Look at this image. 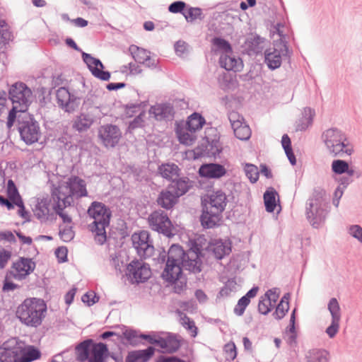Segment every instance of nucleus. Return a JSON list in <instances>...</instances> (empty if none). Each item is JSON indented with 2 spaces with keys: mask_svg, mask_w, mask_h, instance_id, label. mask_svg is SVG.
Returning <instances> with one entry per match:
<instances>
[{
  "mask_svg": "<svg viewBox=\"0 0 362 362\" xmlns=\"http://www.w3.org/2000/svg\"><path fill=\"white\" fill-rule=\"evenodd\" d=\"M187 4L182 1H175L168 6L169 12L172 13H182L184 16Z\"/></svg>",
  "mask_w": 362,
  "mask_h": 362,
  "instance_id": "nucleus-55",
  "label": "nucleus"
},
{
  "mask_svg": "<svg viewBox=\"0 0 362 362\" xmlns=\"http://www.w3.org/2000/svg\"><path fill=\"white\" fill-rule=\"evenodd\" d=\"M211 250L217 259H222L230 253V243L223 242L222 240H216L212 245Z\"/></svg>",
  "mask_w": 362,
  "mask_h": 362,
  "instance_id": "nucleus-35",
  "label": "nucleus"
},
{
  "mask_svg": "<svg viewBox=\"0 0 362 362\" xmlns=\"http://www.w3.org/2000/svg\"><path fill=\"white\" fill-rule=\"evenodd\" d=\"M223 350L226 354L225 358L227 361H232L237 357V348L233 341L225 344Z\"/></svg>",
  "mask_w": 362,
  "mask_h": 362,
  "instance_id": "nucleus-53",
  "label": "nucleus"
},
{
  "mask_svg": "<svg viewBox=\"0 0 362 362\" xmlns=\"http://www.w3.org/2000/svg\"><path fill=\"white\" fill-rule=\"evenodd\" d=\"M126 274L132 282L139 284L148 281L151 272L148 264L135 259L127 265Z\"/></svg>",
  "mask_w": 362,
  "mask_h": 362,
  "instance_id": "nucleus-15",
  "label": "nucleus"
},
{
  "mask_svg": "<svg viewBox=\"0 0 362 362\" xmlns=\"http://www.w3.org/2000/svg\"><path fill=\"white\" fill-rule=\"evenodd\" d=\"M228 199L226 194L221 189L213 191L210 194L202 200V205H204L216 213H221L225 210Z\"/></svg>",
  "mask_w": 362,
  "mask_h": 362,
  "instance_id": "nucleus-20",
  "label": "nucleus"
},
{
  "mask_svg": "<svg viewBox=\"0 0 362 362\" xmlns=\"http://www.w3.org/2000/svg\"><path fill=\"white\" fill-rule=\"evenodd\" d=\"M189 132L187 131V129H176V134L177 135V138L179 141L185 145H189L194 141V138L192 134L189 133Z\"/></svg>",
  "mask_w": 362,
  "mask_h": 362,
  "instance_id": "nucleus-52",
  "label": "nucleus"
},
{
  "mask_svg": "<svg viewBox=\"0 0 362 362\" xmlns=\"http://www.w3.org/2000/svg\"><path fill=\"white\" fill-rule=\"evenodd\" d=\"M328 153L333 157H341L344 154L351 156L354 153L346 134L337 127L324 131L321 136Z\"/></svg>",
  "mask_w": 362,
  "mask_h": 362,
  "instance_id": "nucleus-4",
  "label": "nucleus"
},
{
  "mask_svg": "<svg viewBox=\"0 0 362 362\" xmlns=\"http://www.w3.org/2000/svg\"><path fill=\"white\" fill-rule=\"evenodd\" d=\"M132 240L139 255L146 258L152 255L154 247L147 231H141L139 234L134 233Z\"/></svg>",
  "mask_w": 362,
  "mask_h": 362,
  "instance_id": "nucleus-18",
  "label": "nucleus"
},
{
  "mask_svg": "<svg viewBox=\"0 0 362 362\" xmlns=\"http://www.w3.org/2000/svg\"><path fill=\"white\" fill-rule=\"evenodd\" d=\"M264 39L259 35H252L247 38L245 44L249 50L258 53L261 51V44L263 43Z\"/></svg>",
  "mask_w": 362,
  "mask_h": 362,
  "instance_id": "nucleus-44",
  "label": "nucleus"
},
{
  "mask_svg": "<svg viewBox=\"0 0 362 362\" xmlns=\"http://www.w3.org/2000/svg\"><path fill=\"white\" fill-rule=\"evenodd\" d=\"M206 121L203 116L198 112L192 113L186 122V129L190 133H194L196 131L202 128Z\"/></svg>",
  "mask_w": 362,
  "mask_h": 362,
  "instance_id": "nucleus-36",
  "label": "nucleus"
},
{
  "mask_svg": "<svg viewBox=\"0 0 362 362\" xmlns=\"http://www.w3.org/2000/svg\"><path fill=\"white\" fill-rule=\"evenodd\" d=\"M74 196H69V193L63 189V186H55L52 184L51 189V199L53 204L57 202L60 206L64 209L65 208L71 206L73 202Z\"/></svg>",
  "mask_w": 362,
  "mask_h": 362,
  "instance_id": "nucleus-24",
  "label": "nucleus"
},
{
  "mask_svg": "<svg viewBox=\"0 0 362 362\" xmlns=\"http://www.w3.org/2000/svg\"><path fill=\"white\" fill-rule=\"evenodd\" d=\"M16 206L18 207V214L23 218H24V222H30L31 221L30 219V214L28 211L26 210L25 207L24 202L22 199H19L16 202Z\"/></svg>",
  "mask_w": 362,
  "mask_h": 362,
  "instance_id": "nucleus-58",
  "label": "nucleus"
},
{
  "mask_svg": "<svg viewBox=\"0 0 362 362\" xmlns=\"http://www.w3.org/2000/svg\"><path fill=\"white\" fill-rule=\"evenodd\" d=\"M349 163L342 159L334 160L332 163V171L337 175L344 174L347 171Z\"/></svg>",
  "mask_w": 362,
  "mask_h": 362,
  "instance_id": "nucleus-45",
  "label": "nucleus"
},
{
  "mask_svg": "<svg viewBox=\"0 0 362 362\" xmlns=\"http://www.w3.org/2000/svg\"><path fill=\"white\" fill-rule=\"evenodd\" d=\"M59 235L64 242H70L74 238V232L71 226L60 229Z\"/></svg>",
  "mask_w": 362,
  "mask_h": 362,
  "instance_id": "nucleus-61",
  "label": "nucleus"
},
{
  "mask_svg": "<svg viewBox=\"0 0 362 362\" xmlns=\"http://www.w3.org/2000/svg\"><path fill=\"white\" fill-rule=\"evenodd\" d=\"M208 144L206 146V148L204 150V156L209 157H214L215 158L217 156H219V154L222 152V147L220 144L218 139H211V141L207 139Z\"/></svg>",
  "mask_w": 362,
  "mask_h": 362,
  "instance_id": "nucleus-43",
  "label": "nucleus"
},
{
  "mask_svg": "<svg viewBox=\"0 0 362 362\" xmlns=\"http://www.w3.org/2000/svg\"><path fill=\"white\" fill-rule=\"evenodd\" d=\"M98 136L105 147L114 148L118 144L122 137V132L117 125L107 124L99 128Z\"/></svg>",
  "mask_w": 362,
  "mask_h": 362,
  "instance_id": "nucleus-16",
  "label": "nucleus"
},
{
  "mask_svg": "<svg viewBox=\"0 0 362 362\" xmlns=\"http://www.w3.org/2000/svg\"><path fill=\"white\" fill-rule=\"evenodd\" d=\"M22 352L21 353L20 362H32L41 357V351L35 346H25L22 343Z\"/></svg>",
  "mask_w": 362,
  "mask_h": 362,
  "instance_id": "nucleus-33",
  "label": "nucleus"
},
{
  "mask_svg": "<svg viewBox=\"0 0 362 362\" xmlns=\"http://www.w3.org/2000/svg\"><path fill=\"white\" fill-rule=\"evenodd\" d=\"M244 171L247 177L252 183H255L259 178V173L256 165L250 163H246Z\"/></svg>",
  "mask_w": 362,
  "mask_h": 362,
  "instance_id": "nucleus-48",
  "label": "nucleus"
},
{
  "mask_svg": "<svg viewBox=\"0 0 362 362\" xmlns=\"http://www.w3.org/2000/svg\"><path fill=\"white\" fill-rule=\"evenodd\" d=\"M291 298L290 293H286L281 298L280 302L276 305V310L273 313V316L276 320H281L289 310V299Z\"/></svg>",
  "mask_w": 362,
  "mask_h": 362,
  "instance_id": "nucleus-39",
  "label": "nucleus"
},
{
  "mask_svg": "<svg viewBox=\"0 0 362 362\" xmlns=\"http://www.w3.org/2000/svg\"><path fill=\"white\" fill-rule=\"evenodd\" d=\"M63 189L69 193V196H74L76 199L87 197L86 183L84 180L78 176H71Z\"/></svg>",
  "mask_w": 362,
  "mask_h": 362,
  "instance_id": "nucleus-21",
  "label": "nucleus"
},
{
  "mask_svg": "<svg viewBox=\"0 0 362 362\" xmlns=\"http://www.w3.org/2000/svg\"><path fill=\"white\" fill-rule=\"evenodd\" d=\"M292 54L287 41L275 42L272 47L265 50L264 63L270 70H275L281 66L283 59L290 61Z\"/></svg>",
  "mask_w": 362,
  "mask_h": 362,
  "instance_id": "nucleus-9",
  "label": "nucleus"
},
{
  "mask_svg": "<svg viewBox=\"0 0 362 362\" xmlns=\"http://www.w3.org/2000/svg\"><path fill=\"white\" fill-rule=\"evenodd\" d=\"M174 47L176 54L180 57H183L189 52V45L185 41L178 40L175 42Z\"/></svg>",
  "mask_w": 362,
  "mask_h": 362,
  "instance_id": "nucleus-56",
  "label": "nucleus"
},
{
  "mask_svg": "<svg viewBox=\"0 0 362 362\" xmlns=\"http://www.w3.org/2000/svg\"><path fill=\"white\" fill-rule=\"evenodd\" d=\"M188 259V255L183 250L182 247L178 244H173L168 251L167 261H171L179 264H184Z\"/></svg>",
  "mask_w": 362,
  "mask_h": 362,
  "instance_id": "nucleus-32",
  "label": "nucleus"
},
{
  "mask_svg": "<svg viewBox=\"0 0 362 362\" xmlns=\"http://www.w3.org/2000/svg\"><path fill=\"white\" fill-rule=\"evenodd\" d=\"M259 291V287L257 286H254L252 287L243 296H242L238 302L247 307L250 304L251 299L255 298Z\"/></svg>",
  "mask_w": 362,
  "mask_h": 362,
  "instance_id": "nucleus-54",
  "label": "nucleus"
},
{
  "mask_svg": "<svg viewBox=\"0 0 362 362\" xmlns=\"http://www.w3.org/2000/svg\"><path fill=\"white\" fill-rule=\"evenodd\" d=\"M53 209L55 211L56 214H57L62 219L63 223H71V217L69 216L66 213L64 212L63 208L60 206V204L58 202L57 204H53Z\"/></svg>",
  "mask_w": 362,
  "mask_h": 362,
  "instance_id": "nucleus-60",
  "label": "nucleus"
},
{
  "mask_svg": "<svg viewBox=\"0 0 362 362\" xmlns=\"http://www.w3.org/2000/svg\"><path fill=\"white\" fill-rule=\"evenodd\" d=\"M159 334L160 332L151 331L146 333H140L139 334V331L133 329H126L123 332L125 339L133 346L140 344L139 339H144L150 344L156 346Z\"/></svg>",
  "mask_w": 362,
  "mask_h": 362,
  "instance_id": "nucleus-17",
  "label": "nucleus"
},
{
  "mask_svg": "<svg viewBox=\"0 0 362 362\" xmlns=\"http://www.w3.org/2000/svg\"><path fill=\"white\" fill-rule=\"evenodd\" d=\"M152 109L156 120L170 121L174 118V108L168 103L158 104L152 107Z\"/></svg>",
  "mask_w": 362,
  "mask_h": 362,
  "instance_id": "nucleus-30",
  "label": "nucleus"
},
{
  "mask_svg": "<svg viewBox=\"0 0 362 362\" xmlns=\"http://www.w3.org/2000/svg\"><path fill=\"white\" fill-rule=\"evenodd\" d=\"M232 128L235 137L242 141L248 140L251 136V130L248 125L240 120H233Z\"/></svg>",
  "mask_w": 362,
  "mask_h": 362,
  "instance_id": "nucleus-34",
  "label": "nucleus"
},
{
  "mask_svg": "<svg viewBox=\"0 0 362 362\" xmlns=\"http://www.w3.org/2000/svg\"><path fill=\"white\" fill-rule=\"evenodd\" d=\"M18 131L21 139L26 145L38 142L42 135L39 122L28 112L18 114Z\"/></svg>",
  "mask_w": 362,
  "mask_h": 362,
  "instance_id": "nucleus-6",
  "label": "nucleus"
},
{
  "mask_svg": "<svg viewBox=\"0 0 362 362\" xmlns=\"http://www.w3.org/2000/svg\"><path fill=\"white\" fill-rule=\"evenodd\" d=\"M182 346L181 337L177 334L168 332H160L157 341L159 352L163 354H174Z\"/></svg>",
  "mask_w": 362,
  "mask_h": 362,
  "instance_id": "nucleus-14",
  "label": "nucleus"
},
{
  "mask_svg": "<svg viewBox=\"0 0 362 362\" xmlns=\"http://www.w3.org/2000/svg\"><path fill=\"white\" fill-rule=\"evenodd\" d=\"M202 10L199 7H189L185 11L184 16L187 22H192L197 19H202Z\"/></svg>",
  "mask_w": 362,
  "mask_h": 362,
  "instance_id": "nucleus-50",
  "label": "nucleus"
},
{
  "mask_svg": "<svg viewBox=\"0 0 362 362\" xmlns=\"http://www.w3.org/2000/svg\"><path fill=\"white\" fill-rule=\"evenodd\" d=\"M36 267L35 262L30 257H20L18 259L13 262L11 269L7 272V276L18 281H22L33 272Z\"/></svg>",
  "mask_w": 362,
  "mask_h": 362,
  "instance_id": "nucleus-12",
  "label": "nucleus"
},
{
  "mask_svg": "<svg viewBox=\"0 0 362 362\" xmlns=\"http://www.w3.org/2000/svg\"><path fill=\"white\" fill-rule=\"evenodd\" d=\"M65 43L68 47L81 53L83 62L87 65L89 71L94 77L104 81L110 80L111 74L108 71L103 70L105 66L99 59L93 57L90 54L83 52L71 37H66Z\"/></svg>",
  "mask_w": 362,
  "mask_h": 362,
  "instance_id": "nucleus-8",
  "label": "nucleus"
},
{
  "mask_svg": "<svg viewBox=\"0 0 362 362\" xmlns=\"http://www.w3.org/2000/svg\"><path fill=\"white\" fill-rule=\"evenodd\" d=\"M129 50L136 62L141 64L148 59L150 52L135 45H130Z\"/></svg>",
  "mask_w": 362,
  "mask_h": 362,
  "instance_id": "nucleus-42",
  "label": "nucleus"
},
{
  "mask_svg": "<svg viewBox=\"0 0 362 362\" xmlns=\"http://www.w3.org/2000/svg\"><path fill=\"white\" fill-rule=\"evenodd\" d=\"M349 234L362 243V227L359 225H351L348 228Z\"/></svg>",
  "mask_w": 362,
  "mask_h": 362,
  "instance_id": "nucleus-62",
  "label": "nucleus"
},
{
  "mask_svg": "<svg viewBox=\"0 0 362 362\" xmlns=\"http://www.w3.org/2000/svg\"><path fill=\"white\" fill-rule=\"evenodd\" d=\"M111 337H116V339H112V341L114 342L116 345H119V344H124V339H125V338L123 335V333L120 334L117 332L107 330L100 334V338L103 340L110 339Z\"/></svg>",
  "mask_w": 362,
  "mask_h": 362,
  "instance_id": "nucleus-49",
  "label": "nucleus"
},
{
  "mask_svg": "<svg viewBox=\"0 0 362 362\" xmlns=\"http://www.w3.org/2000/svg\"><path fill=\"white\" fill-rule=\"evenodd\" d=\"M11 37V33L8 29V24L4 19H0V44H8Z\"/></svg>",
  "mask_w": 362,
  "mask_h": 362,
  "instance_id": "nucleus-47",
  "label": "nucleus"
},
{
  "mask_svg": "<svg viewBox=\"0 0 362 362\" xmlns=\"http://www.w3.org/2000/svg\"><path fill=\"white\" fill-rule=\"evenodd\" d=\"M67 254L68 250L66 246H60L55 250V255L59 263H64L68 260Z\"/></svg>",
  "mask_w": 362,
  "mask_h": 362,
  "instance_id": "nucleus-64",
  "label": "nucleus"
},
{
  "mask_svg": "<svg viewBox=\"0 0 362 362\" xmlns=\"http://www.w3.org/2000/svg\"><path fill=\"white\" fill-rule=\"evenodd\" d=\"M148 223L151 230L163 234L167 238L175 235L174 226L168 214L160 209L151 212L148 218Z\"/></svg>",
  "mask_w": 362,
  "mask_h": 362,
  "instance_id": "nucleus-10",
  "label": "nucleus"
},
{
  "mask_svg": "<svg viewBox=\"0 0 362 362\" xmlns=\"http://www.w3.org/2000/svg\"><path fill=\"white\" fill-rule=\"evenodd\" d=\"M93 118L88 114L81 113L75 119L73 127L78 132H82L86 131L93 123Z\"/></svg>",
  "mask_w": 362,
  "mask_h": 362,
  "instance_id": "nucleus-38",
  "label": "nucleus"
},
{
  "mask_svg": "<svg viewBox=\"0 0 362 362\" xmlns=\"http://www.w3.org/2000/svg\"><path fill=\"white\" fill-rule=\"evenodd\" d=\"M76 351L79 361H88V362H106L109 355L107 345L103 342L95 343L91 339H88L80 342L76 346Z\"/></svg>",
  "mask_w": 362,
  "mask_h": 362,
  "instance_id": "nucleus-5",
  "label": "nucleus"
},
{
  "mask_svg": "<svg viewBox=\"0 0 362 362\" xmlns=\"http://www.w3.org/2000/svg\"><path fill=\"white\" fill-rule=\"evenodd\" d=\"M232 53H223L219 58L221 67L227 71H240L243 68V61L240 58L232 56Z\"/></svg>",
  "mask_w": 362,
  "mask_h": 362,
  "instance_id": "nucleus-28",
  "label": "nucleus"
},
{
  "mask_svg": "<svg viewBox=\"0 0 362 362\" xmlns=\"http://www.w3.org/2000/svg\"><path fill=\"white\" fill-rule=\"evenodd\" d=\"M182 274V265L167 261L165 267L161 274L163 279L168 284H173L180 279Z\"/></svg>",
  "mask_w": 362,
  "mask_h": 362,
  "instance_id": "nucleus-25",
  "label": "nucleus"
},
{
  "mask_svg": "<svg viewBox=\"0 0 362 362\" xmlns=\"http://www.w3.org/2000/svg\"><path fill=\"white\" fill-rule=\"evenodd\" d=\"M330 211L329 199L325 189L315 187L306 202L305 216L314 228H320L325 222Z\"/></svg>",
  "mask_w": 362,
  "mask_h": 362,
  "instance_id": "nucleus-1",
  "label": "nucleus"
},
{
  "mask_svg": "<svg viewBox=\"0 0 362 362\" xmlns=\"http://www.w3.org/2000/svg\"><path fill=\"white\" fill-rule=\"evenodd\" d=\"M6 193L8 199H16L17 201L22 199L18 189L12 180H8Z\"/></svg>",
  "mask_w": 362,
  "mask_h": 362,
  "instance_id": "nucleus-51",
  "label": "nucleus"
},
{
  "mask_svg": "<svg viewBox=\"0 0 362 362\" xmlns=\"http://www.w3.org/2000/svg\"><path fill=\"white\" fill-rule=\"evenodd\" d=\"M22 341L12 337L0 346V362H20Z\"/></svg>",
  "mask_w": 362,
  "mask_h": 362,
  "instance_id": "nucleus-11",
  "label": "nucleus"
},
{
  "mask_svg": "<svg viewBox=\"0 0 362 362\" xmlns=\"http://www.w3.org/2000/svg\"><path fill=\"white\" fill-rule=\"evenodd\" d=\"M277 192L273 187L268 188L264 193V203L265 209L269 213H273L276 207V197Z\"/></svg>",
  "mask_w": 362,
  "mask_h": 362,
  "instance_id": "nucleus-40",
  "label": "nucleus"
},
{
  "mask_svg": "<svg viewBox=\"0 0 362 362\" xmlns=\"http://www.w3.org/2000/svg\"><path fill=\"white\" fill-rule=\"evenodd\" d=\"M273 307L274 305L267 303V300L264 298L263 296L260 297L258 303V311L260 314L264 315H267L271 312Z\"/></svg>",
  "mask_w": 362,
  "mask_h": 362,
  "instance_id": "nucleus-57",
  "label": "nucleus"
},
{
  "mask_svg": "<svg viewBox=\"0 0 362 362\" xmlns=\"http://www.w3.org/2000/svg\"><path fill=\"white\" fill-rule=\"evenodd\" d=\"M182 267H185L186 269L194 274H197L202 271V262L199 258L190 259L188 257V259H186V262H184V264H182Z\"/></svg>",
  "mask_w": 362,
  "mask_h": 362,
  "instance_id": "nucleus-46",
  "label": "nucleus"
},
{
  "mask_svg": "<svg viewBox=\"0 0 362 362\" xmlns=\"http://www.w3.org/2000/svg\"><path fill=\"white\" fill-rule=\"evenodd\" d=\"M178 198L185 195L192 187V182L187 177H177L172 180L167 186Z\"/></svg>",
  "mask_w": 362,
  "mask_h": 362,
  "instance_id": "nucleus-27",
  "label": "nucleus"
},
{
  "mask_svg": "<svg viewBox=\"0 0 362 362\" xmlns=\"http://www.w3.org/2000/svg\"><path fill=\"white\" fill-rule=\"evenodd\" d=\"M200 177L208 179H220L225 176L227 170L224 165L218 163H203L199 168Z\"/></svg>",
  "mask_w": 362,
  "mask_h": 362,
  "instance_id": "nucleus-22",
  "label": "nucleus"
},
{
  "mask_svg": "<svg viewBox=\"0 0 362 362\" xmlns=\"http://www.w3.org/2000/svg\"><path fill=\"white\" fill-rule=\"evenodd\" d=\"M211 43L215 49V52L223 53H233L230 43L221 37H214L211 40Z\"/></svg>",
  "mask_w": 362,
  "mask_h": 362,
  "instance_id": "nucleus-41",
  "label": "nucleus"
},
{
  "mask_svg": "<svg viewBox=\"0 0 362 362\" xmlns=\"http://www.w3.org/2000/svg\"><path fill=\"white\" fill-rule=\"evenodd\" d=\"M58 107L68 113L74 112L79 106L81 98L64 86L60 87L56 92Z\"/></svg>",
  "mask_w": 362,
  "mask_h": 362,
  "instance_id": "nucleus-13",
  "label": "nucleus"
},
{
  "mask_svg": "<svg viewBox=\"0 0 362 362\" xmlns=\"http://www.w3.org/2000/svg\"><path fill=\"white\" fill-rule=\"evenodd\" d=\"M87 214L94 221L89 225V229L95 233V240L103 245L107 241L106 228L109 226L112 211L104 203L93 201L87 209Z\"/></svg>",
  "mask_w": 362,
  "mask_h": 362,
  "instance_id": "nucleus-2",
  "label": "nucleus"
},
{
  "mask_svg": "<svg viewBox=\"0 0 362 362\" xmlns=\"http://www.w3.org/2000/svg\"><path fill=\"white\" fill-rule=\"evenodd\" d=\"M47 312V305L44 300L37 298H25L18 305L16 317L28 327H37L42 324Z\"/></svg>",
  "mask_w": 362,
  "mask_h": 362,
  "instance_id": "nucleus-3",
  "label": "nucleus"
},
{
  "mask_svg": "<svg viewBox=\"0 0 362 362\" xmlns=\"http://www.w3.org/2000/svg\"><path fill=\"white\" fill-rule=\"evenodd\" d=\"M6 93L7 100L11 102L12 107H16L20 113L28 112L32 103L33 92L25 83L18 81L11 84Z\"/></svg>",
  "mask_w": 362,
  "mask_h": 362,
  "instance_id": "nucleus-7",
  "label": "nucleus"
},
{
  "mask_svg": "<svg viewBox=\"0 0 362 362\" xmlns=\"http://www.w3.org/2000/svg\"><path fill=\"white\" fill-rule=\"evenodd\" d=\"M328 310L332 316L330 325L326 328L325 332L329 338H334L339 329L341 320V309L338 300L332 298L327 305Z\"/></svg>",
  "mask_w": 362,
  "mask_h": 362,
  "instance_id": "nucleus-19",
  "label": "nucleus"
},
{
  "mask_svg": "<svg viewBox=\"0 0 362 362\" xmlns=\"http://www.w3.org/2000/svg\"><path fill=\"white\" fill-rule=\"evenodd\" d=\"M156 349L149 346L145 349L135 350L129 352L125 362H147L155 353Z\"/></svg>",
  "mask_w": 362,
  "mask_h": 362,
  "instance_id": "nucleus-29",
  "label": "nucleus"
},
{
  "mask_svg": "<svg viewBox=\"0 0 362 362\" xmlns=\"http://www.w3.org/2000/svg\"><path fill=\"white\" fill-rule=\"evenodd\" d=\"M221 214L216 213L209 207L202 205L200 222L204 228H213L218 226L221 221Z\"/></svg>",
  "mask_w": 362,
  "mask_h": 362,
  "instance_id": "nucleus-26",
  "label": "nucleus"
},
{
  "mask_svg": "<svg viewBox=\"0 0 362 362\" xmlns=\"http://www.w3.org/2000/svg\"><path fill=\"white\" fill-rule=\"evenodd\" d=\"M181 170L179 166L174 163H165L158 165V173L164 179L172 181L175 177L180 175Z\"/></svg>",
  "mask_w": 362,
  "mask_h": 362,
  "instance_id": "nucleus-31",
  "label": "nucleus"
},
{
  "mask_svg": "<svg viewBox=\"0 0 362 362\" xmlns=\"http://www.w3.org/2000/svg\"><path fill=\"white\" fill-rule=\"evenodd\" d=\"M263 296L267 300V303L274 305L279 297V289L278 288H270Z\"/></svg>",
  "mask_w": 362,
  "mask_h": 362,
  "instance_id": "nucleus-59",
  "label": "nucleus"
},
{
  "mask_svg": "<svg viewBox=\"0 0 362 362\" xmlns=\"http://www.w3.org/2000/svg\"><path fill=\"white\" fill-rule=\"evenodd\" d=\"M305 362H329V352L325 349H313L305 354Z\"/></svg>",
  "mask_w": 362,
  "mask_h": 362,
  "instance_id": "nucleus-37",
  "label": "nucleus"
},
{
  "mask_svg": "<svg viewBox=\"0 0 362 362\" xmlns=\"http://www.w3.org/2000/svg\"><path fill=\"white\" fill-rule=\"evenodd\" d=\"M18 114H20V110H16V107H12L8 115L6 126L8 129H11L15 122L18 123Z\"/></svg>",
  "mask_w": 362,
  "mask_h": 362,
  "instance_id": "nucleus-63",
  "label": "nucleus"
},
{
  "mask_svg": "<svg viewBox=\"0 0 362 362\" xmlns=\"http://www.w3.org/2000/svg\"><path fill=\"white\" fill-rule=\"evenodd\" d=\"M156 202L160 208L171 210L179 202V199L166 187L159 192Z\"/></svg>",
  "mask_w": 362,
  "mask_h": 362,
  "instance_id": "nucleus-23",
  "label": "nucleus"
}]
</instances>
